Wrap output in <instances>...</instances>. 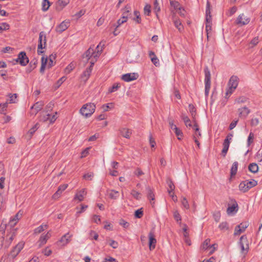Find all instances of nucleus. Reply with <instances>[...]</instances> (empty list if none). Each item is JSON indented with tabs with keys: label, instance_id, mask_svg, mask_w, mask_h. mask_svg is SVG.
I'll return each instance as SVG.
<instances>
[{
	"label": "nucleus",
	"instance_id": "nucleus-1",
	"mask_svg": "<svg viewBox=\"0 0 262 262\" xmlns=\"http://www.w3.org/2000/svg\"><path fill=\"white\" fill-rule=\"evenodd\" d=\"M6 229V226H0V250L3 248H8L16 235V230L13 229L5 236Z\"/></svg>",
	"mask_w": 262,
	"mask_h": 262
},
{
	"label": "nucleus",
	"instance_id": "nucleus-2",
	"mask_svg": "<svg viewBox=\"0 0 262 262\" xmlns=\"http://www.w3.org/2000/svg\"><path fill=\"white\" fill-rule=\"evenodd\" d=\"M96 105L93 103H88L84 104L80 110L81 114L86 118L90 117L94 112Z\"/></svg>",
	"mask_w": 262,
	"mask_h": 262
},
{
	"label": "nucleus",
	"instance_id": "nucleus-3",
	"mask_svg": "<svg viewBox=\"0 0 262 262\" xmlns=\"http://www.w3.org/2000/svg\"><path fill=\"white\" fill-rule=\"evenodd\" d=\"M257 185V181L254 179H251L250 181L245 180L241 182L239 185V189L243 192H246Z\"/></svg>",
	"mask_w": 262,
	"mask_h": 262
},
{
	"label": "nucleus",
	"instance_id": "nucleus-4",
	"mask_svg": "<svg viewBox=\"0 0 262 262\" xmlns=\"http://www.w3.org/2000/svg\"><path fill=\"white\" fill-rule=\"evenodd\" d=\"M239 244L241 248V253L245 258L249 250V244L246 235H243L240 237Z\"/></svg>",
	"mask_w": 262,
	"mask_h": 262
},
{
	"label": "nucleus",
	"instance_id": "nucleus-5",
	"mask_svg": "<svg viewBox=\"0 0 262 262\" xmlns=\"http://www.w3.org/2000/svg\"><path fill=\"white\" fill-rule=\"evenodd\" d=\"M238 84V78L236 76H232L228 82V89H227L226 95V96L228 95H231L233 92L236 89Z\"/></svg>",
	"mask_w": 262,
	"mask_h": 262
},
{
	"label": "nucleus",
	"instance_id": "nucleus-6",
	"mask_svg": "<svg viewBox=\"0 0 262 262\" xmlns=\"http://www.w3.org/2000/svg\"><path fill=\"white\" fill-rule=\"evenodd\" d=\"M205 73V94L206 97H208L211 85V75L210 71L207 67L204 69Z\"/></svg>",
	"mask_w": 262,
	"mask_h": 262
},
{
	"label": "nucleus",
	"instance_id": "nucleus-7",
	"mask_svg": "<svg viewBox=\"0 0 262 262\" xmlns=\"http://www.w3.org/2000/svg\"><path fill=\"white\" fill-rule=\"evenodd\" d=\"M46 36L43 31H41L39 33L38 45L37 49V54L40 55L44 52L43 51L40 50L45 48L46 45Z\"/></svg>",
	"mask_w": 262,
	"mask_h": 262
},
{
	"label": "nucleus",
	"instance_id": "nucleus-8",
	"mask_svg": "<svg viewBox=\"0 0 262 262\" xmlns=\"http://www.w3.org/2000/svg\"><path fill=\"white\" fill-rule=\"evenodd\" d=\"M14 61L22 66H25L29 63V60L27 56L26 53L22 51L18 54L17 58L14 59Z\"/></svg>",
	"mask_w": 262,
	"mask_h": 262
},
{
	"label": "nucleus",
	"instance_id": "nucleus-9",
	"mask_svg": "<svg viewBox=\"0 0 262 262\" xmlns=\"http://www.w3.org/2000/svg\"><path fill=\"white\" fill-rule=\"evenodd\" d=\"M24 246V243H19L14 247H13V249L11 251L10 254H9V256L11 257L12 258H14L20 252L21 249L23 248Z\"/></svg>",
	"mask_w": 262,
	"mask_h": 262
},
{
	"label": "nucleus",
	"instance_id": "nucleus-10",
	"mask_svg": "<svg viewBox=\"0 0 262 262\" xmlns=\"http://www.w3.org/2000/svg\"><path fill=\"white\" fill-rule=\"evenodd\" d=\"M249 226L248 222H242L239 225L236 226L235 228L234 235H238L244 232L246 229Z\"/></svg>",
	"mask_w": 262,
	"mask_h": 262
},
{
	"label": "nucleus",
	"instance_id": "nucleus-11",
	"mask_svg": "<svg viewBox=\"0 0 262 262\" xmlns=\"http://www.w3.org/2000/svg\"><path fill=\"white\" fill-rule=\"evenodd\" d=\"M250 18L245 16L244 14H240L236 20V24L241 26L247 25L249 23Z\"/></svg>",
	"mask_w": 262,
	"mask_h": 262
},
{
	"label": "nucleus",
	"instance_id": "nucleus-12",
	"mask_svg": "<svg viewBox=\"0 0 262 262\" xmlns=\"http://www.w3.org/2000/svg\"><path fill=\"white\" fill-rule=\"evenodd\" d=\"M17 223V222L15 220H13L11 217L8 224H3V223H2L1 225V226H6V229H7V233H11V230L12 231V230H13V229H15L16 232L17 230V228H14V226L16 225Z\"/></svg>",
	"mask_w": 262,
	"mask_h": 262
},
{
	"label": "nucleus",
	"instance_id": "nucleus-13",
	"mask_svg": "<svg viewBox=\"0 0 262 262\" xmlns=\"http://www.w3.org/2000/svg\"><path fill=\"white\" fill-rule=\"evenodd\" d=\"M149 238V247L150 250H152L155 248L157 240L155 238L154 232L150 231L148 234Z\"/></svg>",
	"mask_w": 262,
	"mask_h": 262
},
{
	"label": "nucleus",
	"instance_id": "nucleus-14",
	"mask_svg": "<svg viewBox=\"0 0 262 262\" xmlns=\"http://www.w3.org/2000/svg\"><path fill=\"white\" fill-rule=\"evenodd\" d=\"M206 24H212V16L211 15V5L208 1L206 9Z\"/></svg>",
	"mask_w": 262,
	"mask_h": 262
},
{
	"label": "nucleus",
	"instance_id": "nucleus-15",
	"mask_svg": "<svg viewBox=\"0 0 262 262\" xmlns=\"http://www.w3.org/2000/svg\"><path fill=\"white\" fill-rule=\"evenodd\" d=\"M138 76L136 73H127L122 75V79L124 81L129 82L137 79Z\"/></svg>",
	"mask_w": 262,
	"mask_h": 262
},
{
	"label": "nucleus",
	"instance_id": "nucleus-16",
	"mask_svg": "<svg viewBox=\"0 0 262 262\" xmlns=\"http://www.w3.org/2000/svg\"><path fill=\"white\" fill-rule=\"evenodd\" d=\"M70 26V22L69 21H63L61 23H60L58 26H57L56 28V31L59 33H62L66 29L68 28Z\"/></svg>",
	"mask_w": 262,
	"mask_h": 262
},
{
	"label": "nucleus",
	"instance_id": "nucleus-17",
	"mask_svg": "<svg viewBox=\"0 0 262 262\" xmlns=\"http://www.w3.org/2000/svg\"><path fill=\"white\" fill-rule=\"evenodd\" d=\"M69 2V0H58L55 4L56 10L58 11H60Z\"/></svg>",
	"mask_w": 262,
	"mask_h": 262
},
{
	"label": "nucleus",
	"instance_id": "nucleus-18",
	"mask_svg": "<svg viewBox=\"0 0 262 262\" xmlns=\"http://www.w3.org/2000/svg\"><path fill=\"white\" fill-rule=\"evenodd\" d=\"M72 236V235H69V233H67V234L63 235L60 240L57 242L58 244H61L62 246H64L69 243L71 241V237Z\"/></svg>",
	"mask_w": 262,
	"mask_h": 262
},
{
	"label": "nucleus",
	"instance_id": "nucleus-19",
	"mask_svg": "<svg viewBox=\"0 0 262 262\" xmlns=\"http://www.w3.org/2000/svg\"><path fill=\"white\" fill-rule=\"evenodd\" d=\"M68 187V184H63L60 185L58 187V190L56 191V192L53 195V199H58L60 194L62 193L63 191H64Z\"/></svg>",
	"mask_w": 262,
	"mask_h": 262
},
{
	"label": "nucleus",
	"instance_id": "nucleus-20",
	"mask_svg": "<svg viewBox=\"0 0 262 262\" xmlns=\"http://www.w3.org/2000/svg\"><path fill=\"white\" fill-rule=\"evenodd\" d=\"M239 117L246 118L248 114L250 113V110L246 106L238 108Z\"/></svg>",
	"mask_w": 262,
	"mask_h": 262
},
{
	"label": "nucleus",
	"instance_id": "nucleus-21",
	"mask_svg": "<svg viewBox=\"0 0 262 262\" xmlns=\"http://www.w3.org/2000/svg\"><path fill=\"white\" fill-rule=\"evenodd\" d=\"M92 72L91 67H89L86 69V70L83 72L81 76V78L82 81L84 82H86V81L89 78Z\"/></svg>",
	"mask_w": 262,
	"mask_h": 262
},
{
	"label": "nucleus",
	"instance_id": "nucleus-22",
	"mask_svg": "<svg viewBox=\"0 0 262 262\" xmlns=\"http://www.w3.org/2000/svg\"><path fill=\"white\" fill-rule=\"evenodd\" d=\"M119 130L120 135L122 137L127 139H129L130 138L132 134V132L130 129L126 128H121Z\"/></svg>",
	"mask_w": 262,
	"mask_h": 262
},
{
	"label": "nucleus",
	"instance_id": "nucleus-23",
	"mask_svg": "<svg viewBox=\"0 0 262 262\" xmlns=\"http://www.w3.org/2000/svg\"><path fill=\"white\" fill-rule=\"evenodd\" d=\"M166 183L168 186V192L169 195H170L171 193L175 189V186L172 181V180L170 178H167L166 180Z\"/></svg>",
	"mask_w": 262,
	"mask_h": 262
},
{
	"label": "nucleus",
	"instance_id": "nucleus-24",
	"mask_svg": "<svg viewBox=\"0 0 262 262\" xmlns=\"http://www.w3.org/2000/svg\"><path fill=\"white\" fill-rule=\"evenodd\" d=\"M149 56L150 58V59L152 62L156 66H159V59L157 57L155 53L152 51L149 52Z\"/></svg>",
	"mask_w": 262,
	"mask_h": 262
},
{
	"label": "nucleus",
	"instance_id": "nucleus-25",
	"mask_svg": "<svg viewBox=\"0 0 262 262\" xmlns=\"http://www.w3.org/2000/svg\"><path fill=\"white\" fill-rule=\"evenodd\" d=\"M173 21L174 25V26L178 29V30L181 32L183 30V27L182 25V23L179 18H176L173 17Z\"/></svg>",
	"mask_w": 262,
	"mask_h": 262
},
{
	"label": "nucleus",
	"instance_id": "nucleus-26",
	"mask_svg": "<svg viewBox=\"0 0 262 262\" xmlns=\"http://www.w3.org/2000/svg\"><path fill=\"white\" fill-rule=\"evenodd\" d=\"M37 64V60L35 59L31 61L29 67L26 69V72L30 73L36 67Z\"/></svg>",
	"mask_w": 262,
	"mask_h": 262
},
{
	"label": "nucleus",
	"instance_id": "nucleus-27",
	"mask_svg": "<svg viewBox=\"0 0 262 262\" xmlns=\"http://www.w3.org/2000/svg\"><path fill=\"white\" fill-rule=\"evenodd\" d=\"M188 109L190 112V113L191 114L193 122H195L196 120V109L194 105L192 104H190L188 105Z\"/></svg>",
	"mask_w": 262,
	"mask_h": 262
},
{
	"label": "nucleus",
	"instance_id": "nucleus-28",
	"mask_svg": "<svg viewBox=\"0 0 262 262\" xmlns=\"http://www.w3.org/2000/svg\"><path fill=\"white\" fill-rule=\"evenodd\" d=\"M43 103L41 101L37 102L34 104L31 107V109H34L35 111V114L36 115L39 111H40L43 105Z\"/></svg>",
	"mask_w": 262,
	"mask_h": 262
},
{
	"label": "nucleus",
	"instance_id": "nucleus-29",
	"mask_svg": "<svg viewBox=\"0 0 262 262\" xmlns=\"http://www.w3.org/2000/svg\"><path fill=\"white\" fill-rule=\"evenodd\" d=\"M248 169L250 172L253 173H255L257 172L258 170V166L255 163H250L249 165Z\"/></svg>",
	"mask_w": 262,
	"mask_h": 262
},
{
	"label": "nucleus",
	"instance_id": "nucleus-30",
	"mask_svg": "<svg viewBox=\"0 0 262 262\" xmlns=\"http://www.w3.org/2000/svg\"><path fill=\"white\" fill-rule=\"evenodd\" d=\"M51 5V3L49 0H42V4H41V9L43 12L47 11L50 6Z\"/></svg>",
	"mask_w": 262,
	"mask_h": 262
},
{
	"label": "nucleus",
	"instance_id": "nucleus-31",
	"mask_svg": "<svg viewBox=\"0 0 262 262\" xmlns=\"http://www.w3.org/2000/svg\"><path fill=\"white\" fill-rule=\"evenodd\" d=\"M50 116H51V114L49 113L46 114V112L43 111L42 112L40 116L39 120L41 121L46 122L49 120Z\"/></svg>",
	"mask_w": 262,
	"mask_h": 262
},
{
	"label": "nucleus",
	"instance_id": "nucleus-32",
	"mask_svg": "<svg viewBox=\"0 0 262 262\" xmlns=\"http://www.w3.org/2000/svg\"><path fill=\"white\" fill-rule=\"evenodd\" d=\"M219 228L222 231H227L229 229V224L227 222H223L219 225Z\"/></svg>",
	"mask_w": 262,
	"mask_h": 262
},
{
	"label": "nucleus",
	"instance_id": "nucleus-33",
	"mask_svg": "<svg viewBox=\"0 0 262 262\" xmlns=\"http://www.w3.org/2000/svg\"><path fill=\"white\" fill-rule=\"evenodd\" d=\"M94 54V50L92 48H90L83 54V57L86 58L89 60Z\"/></svg>",
	"mask_w": 262,
	"mask_h": 262
},
{
	"label": "nucleus",
	"instance_id": "nucleus-34",
	"mask_svg": "<svg viewBox=\"0 0 262 262\" xmlns=\"http://www.w3.org/2000/svg\"><path fill=\"white\" fill-rule=\"evenodd\" d=\"M86 194V192L84 189L80 191L75 196V199H77L79 201H82L84 199V196Z\"/></svg>",
	"mask_w": 262,
	"mask_h": 262
},
{
	"label": "nucleus",
	"instance_id": "nucleus-35",
	"mask_svg": "<svg viewBox=\"0 0 262 262\" xmlns=\"http://www.w3.org/2000/svg\"><path fill=\"white\" fill-rule=\"evenodd\" d=\"M237 167H238V162H234L230 170V174L231 176H234L237 172Z\"/></svg>",
	"mask_w": 262,
	"mask_h": 262
},
{
	"label": "nucleus",
	"instance_id": "nucleus-36",
	"mask_svg": "<svg viewBox=\"0 0 262 262\" xmlns=\"http://www.w3.org/2000/svg\"><path fill=\"white\" fill-rule=\"evenodd\" d=\"M122 16H126L128 18V16L130 15V7L128 5H127L124 8L122 9Z\"/></svg>",
	"mask_w": 262,
	"mask_h": 262
},
{
	"label": "nucleus",
	"instance_id": "nucleus-37",
	"mask_svg": "<svg viewBox=\"0 0 262 262\" xmlns=\"http://www.w3.org/2000/svg\"><path fill=\"white\" fill-rule=\"evenodd\" d=\"M238 205L236 203V202L235 201L234 203L231 206L228 207L227 209V212L228 214H230L233 211H235V209L237 208ZM237 209L236 210V211H237Z\"/></svg>",
	"mask_w": 262,
	"mask_h": 262
},
{
	"label": "nucleus",
	"instance_id": "nucleus-38",
	"mask_svg": "<svg viewBox=\"0 0 262 262\" xmlns=\"http://www.w3.org/2000/svg\"><path fill=\"white\" fill-rule=\"evenodd\" d=\"M108 194L109 197L112 199H116L118 197L119 192L117 191L114 190H111L108 191Z\"/></svg>",
	"mask_w": 262,
	"mask_h": 262
},
{
	"label": "nucleus",
	"instance_id": "nucleus-39",
	"mask_svg": "<svg viewBox=\"0 0 262 262\" xmlns=\"http://www.w3.org/2000/svg\"><path fill=\"white\" fill-rule=\"evenodd\" d=\"M181 118L184 121L185 124L187 126H191L192 125L191 124L190 120L188 117L187 116L185 115V114H182L181 115Z\"/></svg>",
	"mask_w": 262,
	"mask_h": 262
},
{
	"label": "nucleus",
	"instance_id": "nucleus-40",
	"mask_svg": "<svg viewBox=\"0 0 262 262\" xmlns=\"http://www.w3.org/2000/svg\"><path fill=\"white\" fill-rule=\"evenodd\" d=\"M39 124L38 123H36V124L32 127L28 132V134H29L30 138H31L34 133L36 131V130L39 128Z\"/></svg>",
	"mask_w": 262,
	"mask_h": 262
},
{
	"label": "nucleus",
	"instance_id": "nucleus-41",
	"mask_svg": "<svg viewBox=\"0 0 262 262\" xmlns=\"http://www.w3.org/2000/svg\"><path fill=\"white\" fill-rule=\"evenodd\" d=\"M8 102L7 101L4 103L0 104V113L6 114V111L8 107Z\"/></svg>",
	"mask_w": 262,
	"mask_h": 262
},
{
	"label": "nucleus",
	"instance_id": "nucleus-42",
	"mask_svg": "<svg viewBox=\"0 0 262 262\" xmlns=\"http://www.w3.org/2000/svg\"><path fill=\"white\" fill-rule=\"evenodd\" d=\"M134 13L136 17L134 18L133 20L136 21L137 23L140 24L141 23V18L140 17L139 11L135 10L134 11Z\"/></svg>",
	"mask_w": 262,
	"mask_h": 262
},
{
	"label": "nucleus",
	"instance_id": "nucleus-43",
	"mask_svg": "<svg viewBox=\"0 0 262 262\" xmlns=\"http://www.w3.org/2000/svg\"><path fill=\"white\" fill-rule=\"evenodd\" d=\"M8 96L9 97V103H14L16 102V99L17 95L16 94H9Z\"/></svg>",
	"mask_w": 262,
	"mask_h": 262
},
{
	"label": "nucleus",
	"instance_id": "nucleus-44",
	"mask_svg": "<svg viewBox=\"0 0 262 262\" xmlns=\"http://www.w3.org/2000/svg\"><path fill=\"white\" fill-rule=\"evenodd\" d=\"M148 191L147 198L149 200L154 201L155 200V195L150 187H147Z\"/></svg>",
	"mask_w": 262,
	"mask_h": 262
},
{
	"label": "nucleus",
	"instance_id": "nucleus-45",
	"mask_svg": "<svg viewBox=\"0 0 262 262\" xmlns=\"http://www.w3.org/2000/svg\"><path fill=\"white\" fill-rule=\"evenodd\" d=\"M143 215V208H141L140 209H139L137 210L135 212V216L136 218L140 219L142 217V216Z\"/></svg>",
	"mask_w": 262,
	"mask_h": 262
},
{
	"label": "nucleus",
	"instance_id": "nucleus-46",
	"mask_svg": "<svg viewBox=\"0 0 262 262\" xmlns=\"http://www.w3.org/2000/svg\"><path fill=\"white\" fill-rule=\"evenodd\" d=\"M47 227L48 226L47 225H40L35 229L34 232L35 233H40L45 230V228L47 229Z\"/></svg>",
	"mask_w": 262,
	"mask_h": 262
},
{
	"label": "nucleus",
	"instance_id": "nucleus-47",
	"mask_svg": "<svg viewBox=\"0 0 262 262\" xmlns=\"http://www.w3.org/2000/svg\"><path fill=\"white\" fill-rule=\"evenodd\" d=\"M10 26L6 23H3L0 25V32L9 29Z\"/></svg>",
	"mask_w": 262,
	"mask_h": 262
},
{
	"label": "nucleus",
	"instance_id": "nucleus-48",
	"mask_svg": "<svg viewBox=\"0 0 262 262\" xmlns=\"http://www.w3.org/2000/svg\"><path fill=\"white\" fill-rule=\"evenodd\" d=\"M210 242V239L209 238L206 239L203 243L202 246V249L204 250H206L208 247H210L211 246L209 245Z\"/></svg>",
	"mask_w": 262,
	"mask_h": 262
},
{
	"label": "nucleus",
	"instance_id": "nucleus-49",
	"mask_svg": "<svg viewBox=\"0 0 262 262\" xmlns=\"http://www.w3.org/2000/svg\"><path fill=\"white\" fill-rule=\"evenodd\" d=\"M174 133L178 137V139L179 140H180L181 138L179 137V136H182L183 135V133L182 131L177 127V126H174Z\"/></svg>",
	"mask_w": 262,
	"mask_h": 262
},
{
	"label": "nucleus",
	"instance_id": "nucleus-50",
	"mask_svg": "<svg viewBox=\"0 0 262 262\" xmlns=\"http://www.w3.org/2000/svg\"><path fill=\"white\" fill-rule=\"evenodd\" d=\"M54 106V104L52 102H49L46 106L45 107V111L46 113H48V112H50L52 110L53 107Z\"/></svg>",
	"mask_w": 262,
	"mask_h": 262
},
{
	"label": "nucleus",
	"instance_id": "nucleus-51",
	"mask_svg": "<svg viewBox=\"0 0 262 262\" xmlns=\"http://www.w3.org/2000/svg\"><path fill=\"white\" fill-rule=\"evenodd\" d=\"M150 6L148 4H146L144 8V14L146 15H147V16H149L150 15Z\"/></svg>",
	"mask_w": 262,
	"mask_h": 262
},
{
	"label": "nucleus",
	"instance_id": "nucleus-52",
	"mask_svg": "<svg viewBox=\"0 0 262 262\" xmlns=\"http://www.w3.org/2000/svg\"><path fill=\"white\" fill-rule=\"evenodd\" d=\"M120 87V86L119 84L115 83L113 84V85L112 87H111L109 89L108 92H109V93L114 92L118 90V89Z\"/></svg>",
	"mask_w": 262,
	"mask_h": 262
},
{
	"label": "nucleus",
	"instance_id": "nucleus-53",
	"mask_svg": "<svg viewBox=\"0 0 262 262\" xmlns=\"http://www.w3.org/2000/svg\"><path fill=\"white\" fill-rule=\"evenodd\" d=\"M48 239L46 237H45V235H42L39 238V242L40 244H39V246L41 247L42 245H43L44 244H45L47 243V241Z\"/></svg>",
	"mask_w": 262,
	"mask_h": 262
},
{
	"label": "nucleus",
	"instance_id": "nucleus-54",
	"mask_svg": "<svg viewBox=\"0 0 262 262\" xmlns=\"http://www.w3.org/2000/svg\"><path fill=\"white\" fill-rule=\"evenodd\" d=\"M131 194L137 200H139L141 198V193L135 190L132 191Z\"/></svg>",
	"mask_w": 262,
	"mask_h": 262
},
{
	"label": "nucleus",
	"instance_id": "nucleus-55",
	"mask_svg": "<svg viewBox=\"0 0 262 262\" xmlns=\"http://www.w3.org/2000/svg\"><path fill=\"white\" fill-rule=\"evenodd\" d=\"M182 204L186 209H188L189 208V205L186 198H183L182 200Z\"/></svg>",
	"mask_w": 262,
	"mask_h": 262
},
{
	"label": "nucleus",
	"instance_id": "nucleus-56",
	"mask_svg": "<svg viewBox=\"0 0 262 262\" xmlns=\"http://www.w3.org/2000/svg\"><path fill=\"white\" fill-rule=\"evenodd\" d=\"M154 10L156 13V15L158 17V15L157 13L160 11V7L159 6L157 0H155L154 2Z\"/></svg>",
	"mask_w": 262,
	"mask_h": 262
},
{
	"label": "nucleus",
	"instance_id": "nucleus-57",
	"mask_svg": "<svg viewBox=\"0 0 262 262\" xmlns=\"http://www.w3.org/2000/svg\"><path fill=\"white\" fill-rule=\"evenodd\" d=\"M255 159L257 161L261 162L262 161V151L258 150L255 156Z\"/></svg>",
	"mask_w": 262,
	"mask_h": 262
},
{
	"label": "nucleus",
	"instance_id": "nucleus-58",
	"mask_svg": "<svg viewBox=\"0 0 262 262\" xmlns=\"http://www.w3.org/2000/svg\"><path fill=\"white\" fill-rule=\"evenodd\" d=\"M170 5L174 7L175 9H179L181 8L180 3L177 1L170 2Z\"/></svg>",
	"mask_w": 262,
	"mask_h": 262
},
{
	"label": "nucleus",
	"instance_id": "nucleus-59",
	"mask_svg": "<svg viewBox=\"0 0 262 262\" xmlns=\"http://www.w3.org/2000/svg\"><path fill=\"white\" fill-rule=\"evenodd\" d=\"M173 217L177 222L181 221V216L178 211H176L174 212Z\"/></svg>",
	"mask_w": 262,
	"mask_h": 262
},
{
	"label": "nucleus",
	"instance_id": "nucleus-60",
	"mask_svg": "<svg viewBox=\"0 0 262 262\" xmlns=\"http://www.w3.org/2000/svg\"><path fill=\"white\" fill-rule=\"evenodd\" d=\"M134 173L138 177H140L141 176H142L144 174V172L142 171V170L139 168H137L135 171H134Z\"/></svg>",
	"mask_w": 262,
	"mask_h": 262
},
{
	"label": "nucleus",
	"instance_id": "nucleus-61",
	"mask_svg": "<svg viewBox=\"0 0 262 262\" xmlns=\"http://www.w3.org/2000/svg\"><path fill=\"white\" fill-rule=\"evenodd\" d=\"M74 68V66L73 63H71L68 65V66L66 68V72L67 73H70Z\"/></svg>",
	"mask_w": 262,
	"mask_h": 262
},
{
	"label": "nucleus",
	"instance_id": "nucleus-62",
	"mask_svg": "<svg viewBox=\"0 0 262 262\" xmlns=\"http://www.w3.org/2000/svg\"><path fill=\"white\" fill-rule=\"evenodd\" d=\"M92 220L94 222L97 224H100L101 223L100 216L97 215H94L92 218Z\"/></svg>",
	"mask_w": 262,
	"mask_h": 262
},
{
	"label": "nucleus",
	"instance_id": "nucleus-63",
	"mask_svg": "<svg viewBox=\"0 0 262 262\" xmlns=\"http://www.w3.org/2000/svg\"><path fill=\"white\" fill-rule=\"evenodd\" d=\"M90 236L92 237V238H93L95 240L98 239V234L94 231H91L90 233Z\"/></svg>",
	"mask_w": 262,
	"mask_h": 262
},
{
	"label": "nucleus",
	"instance_id": "nucleus-64",
	"mask_svg": "<svg viewBox=\"0 0 262 262\" xmlns=\"http://www.w3.org/2000/svg\"><path fill=\"white\" fill-rule=\"evenodd\" d=\"M42 253L45 254V255L48 256L51 254L52 251L51 249H49L48 247H47L42 251Z\"/></svg>",
	"mask_w": 262,
	"mask_h": 262
}]
</instances>
